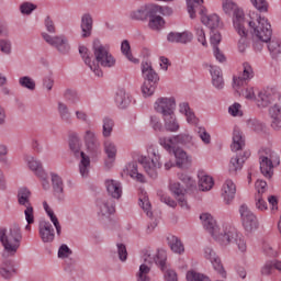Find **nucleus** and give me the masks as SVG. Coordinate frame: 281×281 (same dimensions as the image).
Masks as SVG:
<instances>
[{
	"instance_id": "46",
	"label": "nucleus",
	"mask_w": 281,
	"mask_h": 281,
	"mask_svg": "<svg viewBox=\"0 0 281 281\" xmlns=\"http://www.w3.org/2000/svg\"><path fill=\"white\" fill-rule=\"evenodd\" d=\"M268 49L274 60H281V41L280 40L270 41L268 44Z\"/></svg>"
},
{
	"instance_id": "64",
	"label": "nucleus",
	"mask_w": 281,
	"mask_h": 281,
	"mask_svg": "<svg viewBox=\"0 0 281 281\" xmlns=\"http://www.w3.org/2000/svg\"><path fill=\"white\" fill-rule=\"evenodd\" d=\"M0 52L5 56L12 54V42L10 40H0Z\"/></svg>"
},
{
	"instance_id": "43",
	"label": "nucleus",
	"mask_w": 281,
	"mask_h": 281,
	"mask_svg": "<svg viewBox=\"0 0 281 281\" xmlns=\"http://www.w3.org/2000/svg\"><path fill=\"white\" fill-rule=\"evenodd\" d=\"M114 100L119 109H128L131 105V95L125 90H117Z\"/></svg>"
},
{
	"instance_id": "8",
	"label": "nucleus",
	"mask_w": 281,
	"mask_h": 281,
	"mask_svg": "<svg viewBox=\"0 0 281 281\" xmlns=\"http://www.w3.org/2000/svg\"><path fill=\"white\" fill-rule=\"evenodd\" d=\"M247 19H245V11L238 10L233 18V27L240 38L237 42V49L239 54H245L249 49V31H247Z\"/></svg>"
},
{
	"instance_id": "33",
	"label": "nucleus",
	"mask_w": 281,
	"mask_h": 281,
	"mask_svg": "<svg viewBox=\"0 0 281 281\" xmlns=\"http://www.w3.org/2000/svg\"><path fill=\"white\" fill-rule=\"evenodd\" d=\"M245 148V136L243 132L238 127H234L233 131V143L231 145V150L233 153H238V150H243Z\"/></svg>"
},
{
	"instance_id": "47",
	"label": "nucleus",
	"mask_w": 281,
	"mask_h": 281,
	"mask_svg": "<svg viewBox=\"0 0 281 281\" xmlns=\"http://www.w3.org/2000/svg\"><path fill=\"white\" fill-rule=\"evenodd\" d=\"M121 52L127 58V60H130V63L139 65V59L133 57V53H131V43H128V40H124L121 43Z\"/></svg>"
},
{
	"instance_id": "62",
	"label": "nucleus",
	"mask_w": 281,
	"mask_h": 281,
	"mask_svg": "<svg viewBox=\"0 0 281 281\" xmlns=\"http://www.w3.org/2000/svg\"><path fill=\"white\" fill-rule=\"evenodd\" d=\"M255 207L258 212H267V210H269L267 201H265L262 195H255Z\"/></svg>"
},
{
	"instance_id": "7",
	"label": "nucleus",
	"mask_w": 281,
	"mask_h": 281,
	"mask_svg": "<svg viewBox=\"0 0 281 281\" xmlns=\"http://www.w3.org/2000/svg\"><path fill=\"white\" fill-rule=\"evenodd\" d=\"M140 70L144 79L142 93L144 98H150L151 95H155V91H157V85H159V74L154 70L153 64L148 61H143L140 64Z\"/></svg>"
},
{
	"instance_id": "36",
	"label": "nucleus",
	"mask_w": 281,
	"mask_h": 281,
	"mask_svg": "<svg viewBox=\"0 0 281 281\" xmlns=\"http://www.w3.org/2000/svg\"><path fill=\"white\" fill-rule=\"evenodd\" d=\"M199 178V188L202 192H210L212 188H214V178L207 176L205 171L198 172Z\"/></svg>"
},
{
	"instance_id": "32",
	"label": "nucleus",
	"mask_w": 281,
	"mask_h": 281,
	"mask_svg": "<svg viewBox=\"0 0 281 281\" xmlns=\"http://www.w3.org/2000/svg\"><path fill=\"white\" fill-rule=\"evenodd\" d=\"M97 205L100 216H111V214L115 213V202L111 199L100 200Z\"/></svg>"
},
{
	"instance_id": "45",
	"label": "nucleus",
	"mask_w": 281,
	"mask_h": 281,
	"mask_svg": "<svg viewBox=\"0 0 281 281\" xmlns=\"http://www.w3.org/2000/svg\"><path fill=\"white\" fill-rule=\"evenodd\" d=\"M178 146H184V148H192L194 146V137L188 133H180L176 135Z\"/></svg>"
},
{
	"instance_id": "50",
	"label": "nucleus",
	"mask_w": 281,
	"mask_h": 281,
	"mask_svg": "<svg viewBox=\"0 0 281 281\" xmlns=\"http://www.w3.org/2000/svg\"><path fill=\"white\" fill-rule=\"evenodd\" d=\"M178 179L179 181H181L186 188L190 189V188H196V180H194V178H192L190 175H188L187 172H179L178 173Z\"/></svg>"
},
{
	"instance_id": "37",
	"label": "nucleus",
	"mask_w": 281,
	"mask_h": 281,
	"mask_svg": "<svg viewBox=\"0 0 281 281\" xmlns=\"http://www.w3.org/2000/svg\"><path fill=\"white\" fill-rule=\"evenodd\" d=\"M160 12L161 5L155 3H149L138 10L140 19H144V16H149V19H153L155 16H159L158 14H160Z\"/></svg>"
},
{
	"instance_id": "21",
	"label": "nucleus",
	"mask_w": 281,
	"mask_h": 281,
	"mask_svg": "<svg viewBox=\"0 0 281 281\" xmlns=\"http://www.w3.org/2000/svg\"><path fill=\"white\" fill-rule=\"evenodd\" d=\"M169 190L172 192L175 198L178 199V203L182 210H190L188 201L186 200V190L181 187V183L170 182Z\"/></svg>"
},
{
	"instance_id": "40",
	"label": "nucleus",
	"mask_w": 281,
	"mask_h": 281,
	"mask_svg": "<svg viewBox=\"0 0 281 281\" xmlns=\"http://www.w3.org/2000/svg\"><path fill=\"white\" fill-rule=\"evenodd\" d=\"M83 142L88 148V150H98L100 148V144L98 143V136H95V132L91 130H87L83 134Z\"/></svg>"
},
{
	"instance_id": "44",
	"label": "nucleus",
	"mask_w": 281,
	"mask_h": 281,
	"mask_svg": "<svg viewBox=\"0 0 281 281\" xmlns=\"http://www.w3.org/2000/svg\"><path fill=\"white\" fill-rule=\"evenodd\" d=\"M115 127V121L109 116H104L102 120V137L109 139L113 135V128Z\"/></svg>"
},
{
	"instance_id": "27",
	"label": "nucleus",
	"mask_w": 281,
	"mask_h": 281,
	"mask_svg": "<svg viewBox=\"0 0 281 281\" xmlns=\"http://www.w3.org/2000/svg\"><path fill=\"white\" fill-rule=\"evenodd\" d=\"M16 274V265L12 260H5L0 265V277L3 280H12Z\"/></svg>"
},
{
	"instance_id": "52",
	"label": "nucleus",
	"mask_w": 281,
	"mask_h": 281,
	"mask_svg": "<svg viewBox=\"0 0 281 281\" xmlns=\"http://www.w3.org/2000/svg\"><path fill=\"white\" fill-rule=\"evenodd\" d=\"M149 273H150V266L143 263L139 266L138 273L136 274V280L150 281V277H148Z\"/></svg>"
},
{
	"instance_id": "12",
	"label": "nucleus",
	"mask_w": 281,
	"mask_h": 281,
	"mask_svg": "<svg viewBox=\"0 0 281 281\" xmlns=\"http://www.w3.org/2000/svg\"><path fill=\"white\" fill-rule=\"evenodd\" d=\"M154 111L161 117L177 111V99L175 97H160L154 102Z\"/></svg>"
},
{
	"instance_id": "11",
	"label": "nucleus",
	"mask_w": 281,
	"mask_h": 281,
	"mask_svg": "<svg viewBox=\"0 0 281 281\" xmlns=\"http://www.w3.org/2000/svg\"><path fill=\"white\" fill-rule=\"evenodd\" d=\"M42 38L45 43L57 49L59 54L67 55L71 52V45L69 44V38L65 35H55L52 36L48 33H42Z\"/></svg>"
},
{
	"instance_id": "5",
	"label": "nucleus",
	"mask_w": 281,
	"mask_h": 281,
	"mask_svg": "<svg viewBox=\"0 0 281 281\" xmlns=\"http://www.w3.org/2000/svg\"><path fill=\"white\" fill-rule=\"evenodd\" d=\"M190 19H196V8H200L201 22L209 30H216L221 23V18L216 13L207 14V9L203 7V0H186Z\"/></svg>"
},
{
	"instance_id": "20",
	"label": "nucleus",
	"mask_w": 281,
	"mask_h": 281,
	"mask_svg": "<svg viewBox=\"0 0 281 281\" xmlns=\"http://www.w3.org/2000/svg\"><path fill=\"white\" fill-rule=\"evenodd\" d=\"M221 195L226 205H231V203L236 199V183L232 179H226L222 186Z\"/></svg>"
},
{
	"instance_id": "42",
	"label": "nucleus",
	"mask_w": 281,
	"mask_h": 281,
	"mask_svg": "<svg viewBox=\"0 0 281 281\" xmlns=\"http://www.w3.org/2000/svg\"><path fill=\"white\" fill-rule=\"evenodd\" d=\"M259 109H267L271 102H273V95L267 90H261L258 92V97L255 100Z\"/></svg>"
},
{
	"instance_id": "10",
	"label": "nucleus",
	"mask_w": 281,
	"mask_h": 281,
	"mask_svg": "<svg viewBox=\"0 0 281 281\" xmlns=\"http://www.w3.org/2000/svg\"><path fill=\"white\" fill-rule=\"evenodd\" d=\"M259 164L261 175L266 179H271L273 177V166H280V156L271 149H266L265 155L259 158Z\"/></svg>"
},
{
	"instance_id": "17",
	"label": "nucleus",
	"mask_w": 281,
	"mask_h": 281,
	"mask_svg": "<svg viewBox=\"0 0 281 281\" xmlns=\"http://www.w3.org/2000/svg\"><path fill=\"white\" fill-rule=\"evenodd\" d=\"M164 131L167 133H179L181 131V124L179 123V119L177 117L176 112H171L169 114H165L161 116Z\"/></svg>"
},
{
	"instance_id": "60",
	"label": "nucleus",
	"mask_w": 281,
	"mask_h": 281,
	"mask_svg": "<svg viewBox=\"0 0 281 281\" xmlns=\"http://www.w3.org/2000/svg\"><path fill=\"white\" fill-rule=\"evenodd\" d=\"M196 133L203 144H205L206 146L212 144V136L210 135V133H207V130H205V127H198Z\"/></svg>"
},
{
	"instance_id": "3",
	"label": "nucleus",
	"mask_w": 281,
	"mask_h": 281,
	"mask_svg": "<svg viewBox=\"0 0 281 281\" xmlns=\"http://www.w3.org/2000/svg\"><path fill=\"white\" fill-rule=\"evenodd\" d=\"M21 240H23V234L19 225L14 224L9 229L0 228V243L8 256H14L19 251Z\"/></svg>"
},
{
	"instance_id": "54",
	"label": "nucleus",
	"mask_w": 281,
	"mask_h": 281,
	"mask_svg": "<svg viewBox=\"0 0 281 281\" xmlns=\"http://www.w3.org/2000/svg\"><path fill=\"white\" fill-rule=\"evenodd\" d=\"M139 206L149 218H153V211L150 200H148V196L143 195L142 198H139Z\"/></svg>"
},
{
	"instance_id": "4",
	"label": "nucleus",
	"mask_w": 281,
	"mask_h": 281,
	"mask_svg": "<svg viewBox=\"0 0 281 281\" xmlns=\"http://www.w3.org/2000/svg\"><path fill=\"white\" fill-rule=\"evenodd\" d=\"M138 164L143 166V170L150 179H157L159 177V169L162 166L159 148L155 145H149L147 147V156H139Z\"/></svg>"
},
{
	"instance_id": "18",
	"label": "nucleus",
	"mask_w": 281,
	"mask_h": 281,
	"mask_svg": "<svg viewBox=\"0 0 281 281\" xmlns=\"http://www.w3.org/2000/svg\"><path fill=\"white\" fill-rule=\"evenodd\" d=\"M176 159V166L181 168L182 170H188L192 166V156L188 155V151L183 150V148L178 147L172 153Z\"/></svg>"
},
{
	"instance_id": "28",
	"label": "nucleus",
	"mask_w": 281,
	"mask_h": 281,
	"mask_svg": "<svg viewBox=\"0 0 281 281\" xmlns=\"http://www.w3.org/2000/svg\"><path fill=\"white\" fill-rule=\"evenodd\" d=\"M81 36L82 38H89L93 32V16H91V13H85L81 15Z\"/></svg>"
},
{
	"instance_id": "29",
	"label": "nucleus",
	"mask_w": 281,
	"mask_h": 281,
	"mask_svg": "<svg viewBox=\"0 0 281 281\" xmlns=\"http://www.w3.org/2000/svg\"><path fill=\"white\" fill-rule=\"evenodd\" d=\"M210 74L212 78V85L217 91H221L225 87V80L223 79V71L218 66H210Z\"/></svg>"
},
{
	"instance_id": "19",
	"label": "nucleus",
	"mask_w": 281,
	"mask_h": 281,
	"mask_svg": "<svg viewBox=\"0 0 281 281\" xmlns=\"http://www.w3.org/2000/svg\"><path fill=\"white\" fill-rule=\"evenodd\" d=\"M103 151L108 157V161H105V166L111 168L113 164H115V159L117 158V145L110 138H105L103 140Z\"/></svg>"
},
{
	"instance_id": "38",
	"label": "nucleus",
	"mask_w": 281,
	"mask_h": 281,
	"mask_svg": "<svg viewBox=\"0 0 281 281\" xmlns=\"http://www.w3.org/2000/svg\"><path fill=\"white\" fill-rule=\"evenodd\" d=\"M16 199H18V203L19 205H21L22 207H30L32 206V191H30V189L22 187L18 190V194H16Z\"/></svg>"
},
{
	"instance_id": "6",
	"label": "nucleus",
	"mask_w": 281,
	"mask_h": 281,
	"mask_svg": "<svg viewBox=\"0 0 281 281\" xmlns=\"http://www.w3.org/2000/svg\"><path fill=\"white\" fill-rule=\"evenodd\" d=\"M246 23L249 25L252 38L260 41L261 43H269V41H271L273 30L267 18L256 14L250 18V21H246Z\"/></svg>"
},
{
	"instance_id": "26",
	"label": "nucleus",
	"mask_w": 281,
	"mask_h": 281,
	"mask_svg": "<svg viewBox=\"0 0 281 281\" xmlns=\"http://www.w3.org/2000/svg\"><path fill=\"white\" fill-rule=\"evenodd\" d=\"M92 52L93 56L92 60H100L102 57L106 56L111 53V46L108 44H102L100 40H94L92 43Z\"/></svg>"
},
{
	"instance_id": "31",
	"label": "nucleus",
	"mask_w": 281,
	"mask_h": 281,
	"mask_svg": "<svg viewBox=\"0 0 281 281\" xmlns=\"http://www.w3.org/2000/svg\"><path fill=\"white\" fill-rule=\"evenodd\" d=\"M125 172L126 175H128V177H131V179H134V181H138L139 183H146V177L142 172H139L137 162H128L125 166Z\"/></svg>"
},
{
	"instance_id": "16",
	"label": "nucleus",
	"mask_w": 281,
	"mask_h": 281,
	"mask_svg": "<svg viewBox=\"0 0 281 281\" xmlns=\"http://www.w3.org/2000/svg\"><path fill=\"white\" fill-rule=\"evenodd\" d=\"M38 234L42 243H54V238H56L54 226L45 220L38 223Z\"/></svg>"
},
{
	"instance_id": "13",
	"label": "nucleus",
	"mask_w": 281,
	"mask_h": 281,
	"mask_svg": "<svg viewBox=\"0 0 281 281\" xmlns=\"http://www.w3.org/2000/svg\"><path fill=\"white\" fill-rule=\"evenodd\" d=\"M239 214H240L243 227L244 229H246V232H255V229H258V217L249 209V206H247L246 204H243L239 207Z\"/></svg>"
},
{
	"instance_id": "25",
	"label": "nucleus",
	"mask_w": 281,
	"mask_h": 281,
	"mask_svg": "<svg viewBox=\"0 0 281 281\" xmlns=\"http://www.w3.org/2000/svg\"><path fill=\"white\" fill-rule=\"evenodd\" d=\"M24 161L27 168H30L32 172L36 175V177H45V170L43 169V164L41 162V160L36 159L32 155H25Z\"/></svg>"
},
{
	"instance_id": "1",
	"label": "nucleus",
	"mask_w": 281,
	"mask_h": 281,
	"mask_svg": "<svg viewBox=\"0 0 281 281\" xmlns=\"http://www.w3.org/2000/svg\"><path fill=\"white\" fill-rule=\"evenodd\" d=\"M200 221L202 222L204 229L211 234L212 238L217 245H221V247L236 245L240 254H245L247 251V240H245V236H243V234L238 233L236 227L229 224L218 227L216 220H214L210 213L201 214Z\"/></svg>"
},
{
	"instance_id": "58",
	"label": "nucleus",
	"mask_w": 281,
	"mask_h": 281,
	"mask_svg": "<svg viewBox=\"0 0 281 281\" xmlns=\"http://www.w3.org/2000/svg\"><path fill=\"white\" fill-rule=\"evenodd\" d=\"M247 128H250V131H255V133H261L265 128V124H262L257 119H249L247 121Z\"/></svg>"
},
{
	"instance_id": "48",
	"label": "nucleus",
	"mask_w": 281,
	"mask_h": 281,
	"mask_svg": "<svg viewBox=\"0 0 281 281\" xmlns=\"http://www.w3.org/2000/svg\"><path fill=\"white\" fill-rule=\"evenodd\" d=\"M19 85L22 89H27V91H34L36 89V81L30 76L20 77Z\"/></svg>"
},
{
	"instance_id": "22",
	"label": "nucleus",
	"mask_w": 281,
	"mask_h": 281,
	"mask_svg": "<svg viewBox=\"0 0 281 281\" xmlns=\"http://www.w3.org/2000/svg\"><path fill=\"white\" fill-rule=\"evenodd\" d=\"M104 186L111 199H116V201H119V199H122V194H123L122 182L114 179H106L104 181Z\"/></svg>"
},
{
	"instance_id": "39",
	"label": "nucleus",
	"mask_w": 281,
	"mask_h": 281,
	"mask_svg": "<svg viewBox=\"0 0 281 281\" xmlns=\"http://www.w3.org/2000/svg\"><path fill=\"white\" fill-rule=\"evenodd\" d=\"M169 43H181L186 45L187 43L192 42V33L183 32V33H169L167 36Z\"/></svg>"
},
{
	"instance_id": "59",
	"label": "nucleus",
	"mask_w": 281,
	"mask_h": 281,
	"mask_svg": "<svg viewBox=\"0 0 281 281\" xmlns=\"http://www.w3.org/2000/svg\"><path fill=\"white\" fill-rule=\"evenodd\" d=\"M36 8V4L32 2H23L22 4H20V12L21 14H23V16H30V14H32V12H34Z\"/></svg>"
},
{
	"instance_id": "30",
	"label": "nucleus",
	"mask_w": 281,
	"mask_h": 281,
	"mask_svg": "<svg viewBox=\"0 0 281 281\" xmlns=\"http://www.w3.org/2000/svg\"><path fill=\"white\" fill-rule=\"evenodd\" d=\"M57 113L59 115V120L64 122V124H72L74 116L71 115V110L69 105L63 101L57 102Z\"/></svg>"
},
{
	"instance_id": "49",
	"label": "nucleus",
	"mask_w": 281,
	"mask_h": 281,
	"mask_svg": "<svg viewBox=\"0 0 281 281\" xmlns=\"http://www.w3.org/2000/svg\"><path fill=\"white\" fill-rule=\"evenodd\" d=\"M238 95H241V98H245L246 100H250L252 102H256V91L254 90V87H247L243 89V87H239V90H235Z\"/></svg>"
},
{
	"instance_id": "63",
	"label": "nucleus",
	"mask_w": 281,
	"mask_h": 281,
	"mask_svg": "<svg viewBox=\"0 0 281 281\" xmlns=\"http://www.w3.org/2000/svg\"><path fill=\"white\" fill-rule=\"evenodd\" d=\"M188 281H210V279L194 270H190L187 272Z\"/></svg>"
},
{
	"instance_id": "23",
	"label": "nucleus",
	"mask_w": 281,
	"mask_h": 281,
	"mask_svg": "<svg viewBox=\"0 0 281 281\" xmlns=\"http://www.w3.org/2000/svg\"><path fill=\"white\" fill-rule=\"evenodd\" d=\"M50 181L56 199L65 201V182H63V178L57 173L52 172Z\"/></svg>"
},
{
	"instance_id": "2",
	"label": "nucleus",
	"mask_w": 281,
	"mask_h": 281,
	"mask_svg": "<svg viewBox=\"0 0 281 281\" xmlns=\"http://www.w3.org/2000/svg\"><path fill=\"white\" fill-rule=\"evenodd\" d=\"M79 54L87 67H89L90 71L97 76V78H102L103 72L101 67H105L108 69H111L116 63L115 57L111 53H108L105 56L101 57L100 59H93V55L89 53V48L86 46H79Z\"/></svg>"
},
{
	"instance_id": "51",
	"label": "nucleus",
	"mask_w": 281,
	"mask_h": 281,
	"mask_svg": "<svg viewBox=\"0 0 281 281\" xmlns=\"http://www.w3.org/2000/svg\"><path fill=\"white\" fill-rule=\"evenodd\" d=\"M222 7H223V11L225 12V14H231L233 13V19L236 14V12H238V7L236 5V3L234 2V0H222Z\"/></svg>"
},
{
	"instance_id": "55",
	"label": "nucleus",
	"mask_w": 281,
	"mask_h": 281,
	"mask_svg": "<svg viewBox=\"0 0 281 281\" xmlns=\"http://www.w3.org/2000/svg\"><path fill=\"white\" fill-rule=\"evenodd\" d=\"M64 98L67 100V102H70V104H78L80 102V98L78 97V92L72 89H66L64 91Z\"/></svg>"
},
{
	"instance_id": "57",
	"label": "nucleus",
	"mask_w": 281,
	"mask_h": 281,
	"mask_svg": "<svg viewBox=\"0 0 281 281\" xmlns=\"http://www.w3.org/2000/svg\"><path fill=\"white\" fill-rule=\"evenodd\" d=\"M149 27L150 30H161L164 25H166V21L161 15L155 16V18H149Z\"/></svg>"
},
{
	"instance_id": "15",
	"label": "nucleus",
	"mask_w": 281,
	"mask_h": 281,
	"mask_svg": "<svg viewBox=\"0 0 281 281\" xmlns=\"http://www.w3.org/2000/svg\"><path fill=\"white\" fill-rule=\"evenodd\" d=\"M204 258H206V260H210V262L213 265L214 271H216V273H218L221 278H227V272L225 271V268L221 262V257L216 255L214 249L206 247L204 249Z\"/></svg>"
},
{
	"instance_id": "53",
	"label": "nucleus",
	"mask_w": 281,
	"mask_h": 281,
	"mask_svg": "<svg viewBox=\"0 0 281 281\" xmlns=\"http://www.w3.org/2000/svg\"><path fill=\"white\" fill-rule=\"evenodd\" d=\"M243 164H245V160L240 159V157H232L228 166L229 172H238V170H243Z\"/></svg>"
},
{
	"instance_id": "61",
	"label": "nucleus",
	"mask_w": 281,
	"mask_h": 281,
	"mask_svg": "<svg viewBox=\"0 0 281 281\" xmlns=\"http://www.w3.org/2000/svg\"><path fill=\"white\" fill-rule=\"evenodd\" d=\"M149 125L151 126L153 130L161 133L164 131V124L161 123V119L157 115H151L149 117Z\"/></svg>"
},
{
	"instance_id": "24",
	"label": "nucleus",
	"mask_w": 281,
	"mask_h": 281,
	"mask_svg": "<svg viewBox=\"0 0 281 281\" xmlns=\"http://www.w3.org/2000/svg\"><path fill=\"white\" fill-rule=\"evenodd\" d=\"M269 116L271 117V127L274 131H280L281 128V97L279 98V101L270 106L269 109Z\"/></svg>"
},
{
	"instance_id": "34",
	"label": "nucleus",
	"mask_w": 281,
	"mask_h": 281,
	"mask_svg": "<svg viewBox=\"0 0 281 281\" xmlns=\"http://www.w3.org/2000/svg\"><path fill=\"white\" fill-rule=\"evenodd\" d=\"M179 113L186 116L188 124H198L199 119L194 115V111L190 108L189 102L179 103Z\"/></svg>"
},
{
	"instance_id": "56",
	"label": "nucleus",
	"mask_w": 281,
	"mask_h": 281,
	"mask_svg": "<svg viewBox=\"0 0 281 281\" xmlns=\"http://www.w3.org/2000/svg\"><path fill=\"white\" fill-rule=\"evenodd\" d=\"M154 260L161 271H164V269H166V260H168V255L165 250H158Z\"/></svg>"
},
{
	"instance_id": "41",
	"label": "nucleus",
	"mask_w": 281,
	"mask_h": 281,
	"mask_svg": "<svg viewBox=\"0 0 281 281\" xmlns=\"http://www.w3.org/2000/svg\"><path fill=\"white\" fill-rule=\"evenodd\" d=\"M167 243L173 254H178L179 256H181V254L186 252V247L183 246V243L181 241V239H179V237L169 235L167 237Z\"/></svg>"
},
{
	"instance_id": "14",
	"label": "nucleus",
	"mask_w": 281,
	"mask_h": 281,
	"mask_svg": "<svg viewBox=\"0 0 281 281\" xmlns=\"http://www.w3.org/2000/svg\"><path fill=\"white\" fill-rule=\"evenodd\" d=\"M256 76L254 72V67H251V64L244 63L243 64V72L238 76L233 77V89L235 91H239L240 87H245L252 78Z\"/></svg>"
},
{
	"instance_id": "35",
	"label": "nucleus",
	"mask_w": 281,
	"mask_h": 281,
	"mask_svg": "<svg viewBox=\"0 0 281 281\" xmlns=\"http://www.w3.org/2000/svg\"><path fill=\"white\" fill-rule=\"evenodd\" d=\"M158 144L164 147L167 153L172 154L175 150H177L178 143H177V136H162L159 137Z\"/></svg>"
},
{
	"instance_id": "9",
	"label": "nucleus",
	"mask_w": 281,
	"mask_h": 281,
	"mask_svg": "<svg viewBox=\"0 0 281 281\" xmlns=\"http://www.w3.org/2000/svg\"><path fill=\"white\" fill-rule=\"evenodd\" d=\"M69 148L76 157L80 158L79 173L82 179H87L91 170V158L85 151H80V137L76 133L69 135Z\"/></svg>"
}]
</instances>
